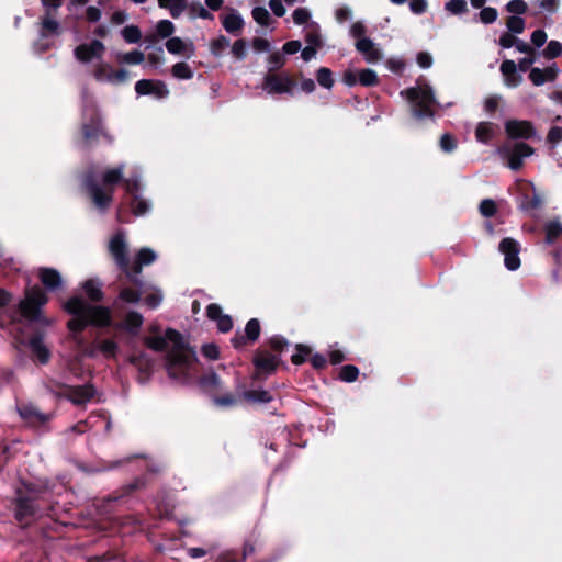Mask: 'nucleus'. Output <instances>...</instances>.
Masks as SVG:
<instances>
[{"instance_id":"f257e3e1","label":"nucleus","mask_w":562,"mask_h":562,"mask_svg":"<svg viewBox=\"0 0 562 562\" xmlns=\"http://www.w3.org/2000/svg\"><path fill=\"white\" fill-rule=\"evenodd\" d=\"M150 330L154 335L145 338V345L155 351H167L166 368L171 378L184 376L198 361L195 351L183 336L172 328L167 329L164 337L157 334L156 326H151Z\"/></svg>"},{"instance_id":"f03ea898","label":"nucleus","mask_w":562,"mask_h":562,"mask_svg":"<svg viewBox=\"0 0 562 562\" xmlns=\"http://www.w3.org/2000/svg\"><path fill=\"white\" fill-rule=\"evenodd\" d=\"M288 346L289 341L284 337L276 335L257 348L252 356L254 372L251 380L265 381L273 375L282 363L281 355Z\"/></svg>"},{"instance_id":"7ed1b4c3","label":"nucleus","mask_w":562,"mask_h":562,"mask_svg":"<svg viewBox=\"0 0 562 562\" xmlns=\"http://www.w3.org/2000/svg\"><path fill=\"white\" fill-rule=\"evenodd\" d=\"M64 310L74 315L67 327L71 331H81L88 325L108 326L111 323L110 308L101 305L87 304L81 297L74 296L64 304Z\"/></svg>"},{"instance_id":"20e7f679","label":"nucleus","mask_w":562,"mask_h":562,"mask_svg":"<svg viewBox=\"0 0 562 562\" xmlns=\"http://www.w3.org/2000/svg\"><path fill=\"white\" fill-rule=\"evenodd\" d=\"M409 103L411 115L417 121L434 120L437 104L432 88L428 83L411 87L401 91Z\"/></svg>"},{"instance_id":"39448f33","label":"nucleus","mask_w":562,"mask_h":562,"mask_svg":"<svg viewBox=\"0 0 562 562\" xmlns=\"http://www.w3.org/2000/svg\"><path fill=\"white\" fill-rule=\"evenodd\" d=\"M122 168L106 170L103 173L104 187H100L92 178H88L86 180L87 190L97 207L104 210L110 205L113 193V189L111 186L119 182L122 179Z\"/></svg>"},{"instance_id":"423d86ee","label":"nucleus","mask_w":562,"mask_h":562,"mask_svg":"<svg viewBox=\"0 0 562 562\" xmlns=\"http://www.w3.org/2000/svg\"><path fill=\"white\" fill-rule=\"evenodd\" d=\"M259 382L251 380L248 385V406L254 409H263L270 416L276 415L280 404L276 397L277 393L261 389L257 385Z\"/></svg>"},{"instance_id":"0eeeda50","label":"nucleus","mask_w":562,"mask_h":562,"mask_svg":"<svg viewBox=\"0 0 562 562\" xmlns=\"http://www.w3.org/2000/svg\"><path fill=\"white\" fill-rule=\"evenodd\" d=\"M48 301L45 292L38 286L27 288L25 296L19 304L21 315L30 321L40 319L41 307Z\"/></svg>"},{"instance_id":"6e6552de","label":"nucleus","mask_w":562,"mask_h":562,"mask_svg":"<svg viewBox=\"0 0 562 562\" xmlns=\"http://www.w3.org/2000/svg\"><path fill=\"white\" fill-rule=\"evenodd\" d=\"M499 155L507 160V166L517 171L524 166V158L531 156L535 149L524 142L515 143L513 146L503 145L498 148Z\"/></svg>"},{"instance_id":"1a4fd4ad","label":"nucleus","mask_w":562,"mask_h":562,"mask_svg":"<svg viewBox=\"0 0 562 562\" xmlns=\"http://www.w3.org/2000/svg\"><path fill=\"white\" fill-rule=\"evenodd\" d=\"M109 251L127 279L131 262L128 260V245L123 232H117L109 240Z\"/></svg>"},{"instance_id":"9d476101","label":"nucleus","mask_w":562,"mask_h":562,"mask_svg":"<svg viewBox=\"0 0 562 562\" xmlns=\"http://www.w3.org/2000/svg\"><path fill=\"white\" fill-rule=\"evenodd\" d=\"M295 80L288 74H268L265 77L263 87L269 93H293Z\"/></svg>"},{"instance_id":"9b49d317","label":"nucleus","mask_w":562,"mask_h":562,"mask_svg":"<svg viewBox=\"0 0 562 562\" xmlns=\"http://www.w3.org/2000/svg\"><path fill=\"white\" fill-rule=\"evenodd\" d=\"M498 250L504 255V265L508 270L515 271L520 267V244L516 239L512 237L503 238Z\"/></svg>"},{"instance_id":"f8f14e48","label":"nucleus","mask_w":562,"mask_h":562,"mask_svg":"<svg viewBox=\"0 0 562 562\" xmlns=\"http://www.w3.org/2000/svg\"><path fill=\"white\" fill-rule=\"evenodd\" d=\"M156 252L150 248H142L135 256L134 261L130 266L127 279L136 284L140 285V279H138V274H140L143 267L153 263L156 260Z\"/></svg>"},{"instance_id":"ddd939ff","label":"nucleus","mask_w":562,"mask_h":562,"mask_svg":"<svg viewBox=\"0 0 562 562\" xmlns=\"http://www.w3.org/2000/svg\"><path fill=\"white\" fill-rule=\"evenodd\" d=\"M505 132L512 139H531L536 136L533 124L527 120L506 121Z\"/></svg>"},{"instance_id":"4468645a","label":"nucleus","mask_w":562,"mask_h":562,"mask_svg":"<svg viewBox=\"0 0 562 562\" xmlns=\"http://www.w3.org/2000/svg\"><path fill=\"white\" fill-rule=\"evenodd\" d=\"M121 280L123 283L119 292V300L128 304L138 303L143 294V281L140 280V285H136L124 276L121 278Z\"/></svg>"},{"instance_id":"2eb2a0df","label":"nucleus","mask_w":562,"mask_h":562,"mask_svg":"<svg viewBox=\"0 0 562 562\" xmlns=\"http://www.w3.org/2000/svg\"><path fill=\"white\" fill-rule=\"evenodd\" d=\"M104 45L100 41H92L90 44L79 45L75 49V56L82 63L90 61L93 58H100L104 53Z\"/></svg>"},{"instance_id":"dca6fc26","label":"nucleus","mask_w":562,"mask_h":562,"mask_svg":"<svg viewBox=\"0 0 562 562\" xmlns=\"http://www.w3.org/2000/svg\"><path fill=\"white\" fill-rule=\"evenodd\" d=\"M63 395L76 405H83L92 398L94 390L91 385L67 386L64 389Z\"/></svg>"},{"instance_id":"f3484780","label":"nucleus","mask_w":562,"mask_h":562,"mask_svg":"<svg viewBox=\"0 0 562 562\" xmlns=\"http://www.w3.org/2000/svg\"><path fill=\"white\" fill-rule=\"evenodd\" d=\"M356 49L363 55L366 61L375 64L382 59L381 50L369 37L360 38L356 42Z\"/></svg>"},{"instance_id":"a211bd4d","label":"nucleus","mask_w":562,"mask_h":562,"mask_svg":"<svg viewBox=\"0 0 562 562\" xmlns=\"http://www.w3.org/2000/svg\"><path fill=\"white\" fill-rule=\"evenodd\" d=\"M207 317L217 324L218 330L226 333L232 329L233 321L231 316L223 313L217 304H210L206 308Z\"/></svg>"},{"instance_id":"6ab92c4d","label":"nucleus","mask_w":562,"mask_h":562,"mask_svg":"<svg viewBox=\"0 0 562 562\" xmlns=\"http://www.w3.org/2000/svg\"><path fill=\"white\" fill-rule=\"evenodd\" d=\"M223 27L231 34H238L244 26V20L234 9H225V13L221 15Z\"/></svg>"},{"instance_id":"aec40b11","label":"nucleus","mask_w":562,"mask_h":562,"mask_svg":"<svg viewBox=\"0 0 562 562\" xmlns=\"http://www.w3.org/2000/svg\"><path fill=\"white\" fill-rule=\"evenodd\" d=\"M517 69L516 63L512 59H505L501 64L499 70L508 87H517L521 83L522 77L518 74Z\"/></svg>"},{"instance_id":"412c9836","label":"nucleus","mask_w":562,"mask_h":562,"mask_svg":"<svg viewBox=\"0 0 562 562\" xmlns=\"http://www.w3.org/2000/svg\"><path fill=\"white\" fill-rule=\"evenodd\" d=\"M38 277L42 283L48 290H56L61 286L63 279L60 273L56 269L41 268L38 271Z\"/></svg>"},{"instance_id":"4be33fe9","label":"nucleus","mask_w":562,"mask_h":562,"mask_svg":"<svg viewBox=\"0 0 562 562\" xmlns=\"http://www.w3.org/2000/svg\"><path fill=\"white\" fill-rule=\"evenodd\" d=\"M19 412L21 417L33 426L42 425L49 419V416L42 414L33 406H22Z\"/></svg>"},{"instance_id":"5701e85b","label":"nucleus","mask_w":562,"mask_h":562,"mask_svg":"<svg viewBox=\"0 0 562 562\" xmlns=\"http://www.w3.org/2000/svg\"><path fill=\"white\" fill-rule=\"evenodd\" d=\"M166 48L171 54L193 55L194 46L192 43H186L180 37H171L166 42Z\"/></svg>"},{"instance_id":"b1692460","label":"nucleus","mask_w":562,"mask_h":562,"mask_svg":"<svg viewBox=\"0 0 562 562\" xmlns=\"http://www.w3.org/2000/svg\"><path fill=\"white\" fill-rule=\"evenodd\" d=\"M82 289L87 297L92 302H100L103 300L102 283L98 280L90 279L82 283Z\"/></svg>"},{"instance_id":"393cba45","label":"nucleus","mask_w":562,"mask_h":562,"mask_svg":"<svg viewBox=\"0 0 562 562\" xmlns=\"http://www.w3.org/2000/svg\"><path fill=\"white\" fill-rule=\"evenodd\" d=\"M546 243L552 245L562 235V224L559 220H550L544 224Z\"/></svg>"},{"instance_id":"a878e982","label":"nucleus","mask_w":562,"mask_h":562,"mask_svg":"<svg viewBox=\"0 0 562 562\" xmlns=\"http://www.w3.org/2000/svg\"><path fill=\"white\" fill-rule=\"evenodd\" d=\"M496 125L491 122H481L475 128V137L479 142L487 144L495 135Z\"/></svg>"},{"instance_id":"bb28decb","label":"nucleus","mask_w":562,"mask_h":562,"mask_svg":"<svg viewBox=\"0 0 562 562\" xmlns=\"http://www.w3.org/2000/svg\"><path fill=\"white\" fill-rule=\"evenodd\" d=\"M33 355L38 359L40 362L46 363L49 359V351L43 344L41 337H35L30 342Z\"/></svg>"},{"instance_id":"cd10ccee","label":"nucleus","mask_w":562,"mask_h":562,"mask_svg":"<svg viewBox=\"0 0 562 562\" xmlns=\"http://www.w3.org/2000/svg\"><path fill=\"white\" fill-rule=\"evenodd\" d=\"M160 8L170 10L172 18H179L187 7V0H157Z\"/></svg>"},{"instance_id":"c85d7f7f","label":"nucleus","mask_w":562,"mask_h":562,"mask_svg":"<svg viewBox=\"0 0 562 562\" xmlns=\"http://www.w3.org/2000/svg\"><path fill=\"white\" fill-rule=\"evenodd\" d=\"M171 74L177 79L189 80L193 78V70L189 64L184 61L176 63L171 67Z\"/></svg>"},{"instance_id":"c756f323","label":"nucleus","mask_w":562,"mask_h":562,"mask_svg":"<svg viewBox=\"0 0 562 562\" xmlns=\"http://www.w3.org/2000/svg\"><path fill=\"white\" fill-rule=\"evenodd\" d=\"M358 82L363 87H375L379 85V77L372 69H361L358 74Z\"/></svg>"},{"instance_id":"7c9ffc66","label":"nucleus","mask_w":562,"mask_h":562,"mask_svg":"<svg viewBox=\"0 0 562 562\" xmlns=\"http://www.w3.org/2000/svg\"><path fill=\"white\" fill-rule=\"evenodd\" d=\"M316 80L318 85L325 89H331L335 83L333 71L327 67H321L317 69Z\"/></svg>"},{"instance_id":"2f4dec72","label":"nucleus","mask_w":562,"mask_h":562,"mask_svg":"<svg viewBox=\"0 0 562 562\" xmlns=\"http://www.w3.org/2000/svg\"><path fill=\"white\" fill-rule=\"evenodd\" d=\"M541 204H542V200H541L540 195L533 191L531 195L528 193H525L522 195L520 207L524 211H533V210H538L541 206Z\"/></svg>"},{"instance_id":"473e14b6","label":"nucleus","mask_w":562,"mask_h":562,"mask_svg":"<svg viewBox=\"0 0 562 562\" xmlns=\"http://www.w3.org/2000/svg\"><path fill=\"white\" fill-rule=\"evenodd\" d=\"M295 349L296 353L292 355L291 362L295 366H301L312 355V348L304 344H297Z\"/></svg>"},{"instance_id":"72a5a7b5","label":"nucleus","mask_w":562,"mask_h":562,"mask_svg":"<svg viewBox=\"0 0 562 562\" xmlns=\"http://www.w3.org/2000/svg\"><path fill=\"white\" fill-rule=\"evenodd\" d=\"M143 324V316L135 311L128 312L124 318V328L133 331L138 329Z\"/></svg>"},{"instance_id":"f704fd0d","label":"nucleus","mask_w":562,"mask_h":562,"mask_svg":"<svg viewBox=\"0 0 562 562\" xmlns=\"http://www.w3.org/2000/svg\"><path fill=\"white\" fill-rule=\"evenodd\" d=\"M162 301V293L157 288H150L147 290L144 297L145 304L150 308H156Z\"/></svg>"},{"instance_id":"c9c22d12","label":"nucleus","mask_w":562,"mask_h":562,"mask_svg":"<svg viewBox=\"0 0 562 562\" xmlns=\"http://www.w3.org/2000/svg\"><path fill=\"white\" fill-rule=\"evenodd\" d=\"M359 376V369L353 364L342 366L339 372V379L344 382H355Z\"/></svg>"},{"instance_id":"e433bc0d","label":"nucleus","mask_w":562,"mask_h":562,"mask_svg":"<svg viewBox=\"0 0 562 562\" xmlns=\"http://www.w3.org/2000/svg\"><path fill=\"white\" fill-rule=\"evenodd\" d=\"M508 32L513 34H521L525 31V20L517 15H510L506 20Z\"/></svg>"},{"instance_id":"4c0bfd02","label":"nucleus","mask_w":562,"mask_h":562,"mask_svg":"<svg viewBox=\"0 0 562 562\" xmlns=\"http://www.w3.org/2000/svg\"><path fill=\"white\" fill-rule=\"evenodd\" d=\"M94 78L98 81H109L111 82L113 76V69L108 64H98L94 69Z\"/></svg>"},{"instance_id":"58836bf2","label":"nucleus","mask_w":562,"mask_h":562,"mask_svg":"<svg viewBox=\"0 0 562 562\" xmlns=\"http://www.w3.org/2000/svg\"><path fill=\"white\" fill-rule=\"evenodd\" d=\"M562 44L558 41H550L547 47L542 50V56L547 59H554L561 56Z\"/></svg>"},{"instance_id":"ea45409f","label":"nucleus","mask_w":562,"mask_h":562,"mask_svg":"<svg viewBox=\"0 0 562 562\" xmlns=\"http://www.w3.org/2000/svg\"><path fill=\"white\" fill-rule=\"evenodd\" d=\"M445 9L452 14L460 15L468 12V3L465 0H449L446 2Z\"/></svg>"},{"instance_id":"a19ab883","label":"nucleus","mask_w":562,"mask_h":562,"mask_svg":"<svg viewBox=\"0 0 562 562\" xmlns=\"http://www.w3.org/2000/svg\"><path fill=\"white\" fill-rule=\"evenodd\" d=\"M229 46V40L221 35L210 42V50L213 55H221Z\"/></svg>"},{"instance_id":"79ce46f5","label":"nucleus","mask_w":562,"mask_h":562,"mask_svg":"<svg viewBox=\"0 0 562 562\" xmlns=\"http://www.w3.org/2000/svg\"><path fill=\"white\" fill-rule=\"evenodd\" d=\"M251 14L254 20L262 26H268L271 21L269 11L263 7L254 8Z\"/></svg>"},{"instance_id":"37998d69","label":"nucleus","mask_w":562,"mask_h":562,"mask_svg":"<svg viewBox=\"0 0 562 562\" xmlns=\"http://www.w3.org/2000/svg\"><path fill=\"white\" fill-rule=\"evenodd\" d=\"M479 211L484 217H492L497 213V204L492 199H484L479 205Z\"/></svg>"},{"instance_id":"c03bdc74","label":"nucleus","mask_w":562,"mask_h":562,"mask_svg":"<svg viewBox=\"0 0 562 562\" xmlns=\"http://www.w3.org/2000/svg\"><path fill=\"white\" fill-rule=\"evenodd\" d=\"M505 9L507 12L518 16L528 11V5L524 0H510L507 2Z\"/></svg>"},{"instance_id":"a18cd8bd","label":"nucleus","mask_w":562,"mask_h":562,"mask_svg":"<svg viewBox=\"0 0 562 562\" xmlns=\"http://www.w3.org/2000/svg\"><path fill=\"white\" fill-rule=\"evenodd\" d=\"M261 327L257 318L248 319V345L256 342L260 336Z\"/></svg>"},{"instance_id":"49530a36","label":"nucleus","mask_w":562,"mask_h":562,"mask_svg":"<svg viewBox=\"0 0 562 562\" xmlns=\"http://www.w3.org/2000/svg\"><path fill=\"white\" fill-rule=\"evenodd\" d=\"M480 21L484 24H492L497 20L498 12L493 7H484L479 13Z\"/></svg>"},{"instance_id":"de8ad7c7","label":"nucleus","mask_w":562,"mask_h":562,"mask_svg":"<svg viewBox=\"0 0 562 562\" xmlns=\"http://www.w3.org/2000/svg\"><path fill=\"white\" fill-rule=\"evenodd\" d=\"M135 90L138 94H150L156 92V85L148 79H142L136 82Z\"/></svg>"},{"instance_id":"09e8293b","label":"nucleus","mask_w":562,"mask_h":562,"mask_svg":"<svg viewBox=\"0 0 562 562\" xmlns=\"http://www.w3.org/2000/svg\"><path fill=\"white\" fill-rule=\"evenodd\" d=\"M122 35L124 40L128 43H136L140 40V31L135 25H128L123 29Z\"/></svg>"},{"instance_id":"8fccbe9b","label":"nucleus","mask_w":562,"mask_h":562,"mask_svg":"<svg viewBox=\"0 0 562 562\" xmlns=\"http://www.w3.org/2000/svg\"><path fill=\"white\" fill-rule=\"evenodd\" d=\"M293 21L297 25H303L311 19V13L306 8H297L292 14Z\"/></svg>"},{"instance_id":"3c124183","label":"nucleus","mask_w":562,"mask_h":562,"mask_svg":"<svg viewBox=\"0 0 562 562\" xmlns=\"http://www.w3.org/2000/svg\"><path fill=\"white\" fill-rule=\"evenodd\" d=\"M529 79L537 87L542 86L547 82V78H544V71L538 67H533L530 69Z\"/></svg>"},{"instance_id":"603ef678","label":"nucleus","mask_w":562,"mask_h":562,"mask_svg":"<svg viewBox=\"0 0 562 562\" xmlns=\"http://www.w3.org/2000/svg\"><path fill=\"white\" fill-rule=\"evenodd\" d=\"M440 147L443 151L451 153L457 147V140L451 134L446 133L440 138Z\"/></svg>"},{"instance_id":"864d4df0","label":"nucleus","mask_w":562,"mask_h":562,"mask_svg":"<svg viewBox=\"0 0 562 562\" xmlns=\"http://www.w3.org/2000/svg\"><path fill=\"white\" fill-rule=\"evenodd\" d=\"M98 348L106 357H114L115 352H116V349H117V346L112 340H103V341L98 344Z\"/></svg>"},{"instance_id":"5fc2aeb1","label":"nucleus","mask_w":562,"mask_h":562,"mask_svg":"<svg viewBox=\"0 0 562 562\" xmlns=\"http://www.w3.org/2000/svg\"><path fill=\"white\" fill-rule=\"evenodd\" d=\"M175 31L173 24L168 20H162L157 24V32L161 37L170 36Z\"/></svg>"},{"instance_id":"6e6d98bb","label":"nucleus","mask_w":562,"mask_h":562,"mask_svg":"<svg viewBox=\"0 0 562 562\" xmlns=\"http://www.w3.org/2000/svg\"><path fill=\"white\" fill-rule=\"evenodd\" d=\"M144 58L145 57L142 52L133 50V52L124 54L121 59L126 64L136 65V64H140L142 61H144Z\"/></svg>"},{"instance_id":"4d7b16f0","label":"nucleus","mask_w":562,"mask_h":562,"mask_svg":"<svg viewBox=\"0 0 562 562\" xmlns=\"http://www.w3.org/2000/svg\"><path fill=\"white\" fill-rule=\"evenodd\" d=\"M517 38L515 36V34L510 33V32H504L501 36H499V40H498V44L503 47V48H510L513 46L516 45L517 43Z\"/></svg>"},{"instance_id":"13d9d810","label":"nucleus","mask_w":562,"mask_h":562,"mask_svg":"<svg viewBox=\"0 0 562 562\" xmlns=\"http://www.w3.org/2000/svg\"><path fill=\"white\" fill-rule=\"evenodd\" d=\"M132 210L135 215H144L149 210V204L145 200L135 198L132 203Z\"/></svg>"},{"instance_id":"bf43d9fd","label":"nucleus","mask_w":562,"mask_h":562,"mask_svg":"<svg viewBox=\"0 0 562 562\" xmlns=\"http://www.w3.org/2000/svg\"><path fill=\"white\" fill-rule=\"evenodd\" d=\"M269 64L272 65V68L270 70H277L281 68L285 63V57L282 53L276 52L269 55Z\"/></svg>"},{"instance_id":"052dcab7","label":"nucleus","mask_w":562,"mask_h":562,"mask_svg":"<svg viewBox=\"0 0 562 562\" xmlns=\"http://www.w3.org/2000/svg\"><path fill=\"white\" fill-rule=\"evenodd\" d=\"M366 33H367V27H366V25H364L362 22H360V21L355 22V23L351 25V27H350V35H351L353 38H357V41H358V40H360V38L366 37V36H364V35H366Z\"/></svg>"},{"instance_id":"680f3d73","label":"nucleus","mask_w":562,"mask_h":562,"mask_svg":"<svg viewBox=\"0 0 562 562\" xmlns=\"http://www.w3.org/2000/svg\"><path fill=\"white\" fill-rule=\"evenodd\" d=\"M548 143L555 145L562 140V127L552 126L547 135Z\"/></svg>"},{"instance_id":"e2e57ef3","label":"nucleus","mask_w":562,"mask_h":562,"mask_svg":"<svg viewBox=\"0 0 562 562\" xmlns=\"http://www.w3.org/2000/svg\"><path fill=\"white\" fill-rule=\"evenodd\" d=\"M428 8L427 0H411L409 9L415 14H423Z\"/></svg>"},{"instance_id":"0e129e2a","label":"nucleus","mask_w":562,"mask_h":562,"mask_svg":"<svg viewBox=\"0 0 562 562\" xmlns=\"http://www.w3.org/2000/svg\"><path fill=\"white\" fill-rule=\"evenodd\" d=\"M546 41H547V33L543 30L538 29L532 32L531 43L533 44L535 47H541L546 43Z\"/></svg>"},{"instance_id":"69168bd1","label":"nucleus","mask_w":562,"mask_h":562,"mask_svg":"<svg viewBox=\"0 0 562 562\" xmlns=\"http://www.w3.org/2000/svg\"><path fill=\"white\" fill-rule=\"evenodd\" d=\"M270 42L262 37H255L252 40V47L256 52H269L270 50Z\"/></svg>"},{"instance_id":"338daca9","label":"nucleus","mask_w":562,"mask_h":562,"mask_svg":"<svg viewBox=\"0 0 562 562\" xmlns=\"http://www.w3.org/2000/svg\"><path fill=\"white\" fill-rule=\"evenodd\" d=\"M202 353L204 357L215 360L218 358V348L214 344H206L202 347Z\"/></svg>"},{"instance_id":"774afa93","label":"nucleus","mask_w":562,"mask_h":562,"mask_svg":"<svg viewBox=\"0 0 562 562\" xmlns=\"http://www.w3.org/2000/svg\"><path fill=\"white\" fill-rule=\"evenodd\" d=\"M342 82L348 87H353L358 83V74L351 69H347L342 75Z\"/></svg>"}]
</instances>
